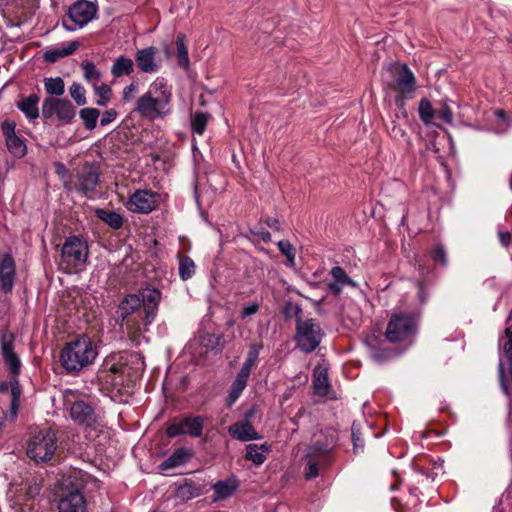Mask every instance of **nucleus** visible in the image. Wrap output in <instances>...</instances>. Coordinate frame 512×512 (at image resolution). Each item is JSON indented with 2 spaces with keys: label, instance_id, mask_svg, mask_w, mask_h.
<instances>
[{
  "label": "nucleus",
  "instance_id": "obj_12",
  "mask_svg": "<svg viewBox=\"0 0 512 512\" xmlns=\"http://www.w3.org/2000/svg\"><path fill=\"white\" fill-rule=\"evenodd\" d=\"M54 114L57 116L58 120L65 124H69L76 115V109L67 99L53 97L46 98L42 104V115L44 118H50Z\"/></svg>",
  "mask_w": 512,
  "mask_h": 512
},
{
  "label": "nucleus",
  "instance_id": "obj_29",
  "mask_svg": "<svg viewBox=\"0 0 512 512\" xmlns=\"http://www.w3.org/2000/svg\"><path fill=\"white\" fill-rule=\"evenodd\" d=\"M271 445L268 443L263 444H248L246 446L245 459L251 461L255 466H260L266 461V455L270 452Z\"/></svg>",
  "mask_w": 512,
  "mask_h": 512
},
{
  "label": "nucleus",
  "instance_id": "obj_11",
  "mask_svg": "<svg viewBox=\"0 0 512 512\" xmlns=\"http://www.w3.org/2000/svg\"><path fill=\"white\" fill-rule=\"evenodd\" d=\"M203 428L204 418L202 416H185L169 423L166 428V434L169 438H175L180 435L199 438L203 434Z\"/></svg>",
  "mask_w": 512,
  "mask_h": 512
},
{
  "label": "nucleus",
  "instance_id": "obj_3",
  "mask_svg": "<svg viewBox=\"0 0 512 512\" xmlns=\"http://www.w3.org/2000/svg\"><path fill=\"white\" fill-rule=\"evenodd\" d=\"M143 308L137 294H128L119 303L117 321L130 337H136L148 331L150 325L144 324Z\"/></svg>",
  "mask_w": 512,
  "mask_h": 512
},
{
  "label": "nucleus",
  "instance_id": "obj_63",
  "mask_svg": "<svg viewBox=\"0 0 512 512\" xmlns=\"http://www.w3.org/2000/svg\"><path fill=\"white\" fill-rule=\"evenodd\" d=\"M494 115L498 120L505 121L506 120V113L504 110L498 109L495 110Z\"/></svg>",
  "mask_w": 512,
  "mask_h": 512
},
{
  "label": "nucleus",
  "instance_id": "obj_20",
  "mask_svg": "<svg viewBox=\"0 0 512 512\" xmlns=\"http://www.w3.org/2000/svg\"><path fill=\"white\" fill-rule=\"evenodd\" d=\"M59 512H87L85 497L78 490L69 491L58 503Z\"/></svg>",
  "mask_w": 512,
  "mask_h": 512
},
{
  "label": "nucleus",
  "instance_id": "obj_41",
  "mask_svg": "<svg viewBox=\"0 0 512 512\" xmlns=\"http://www.w3.org/2000/svg\"><path fill=\"white\" fill-rule=\"evenodd\" d=\"M277 247L286 257V266L294 268L296 266V251L292 244L287 240H280L277 243Z\"/></svg>",
  "mask_w": 512,
  "mask_h": 512
},
{
  "label": "nucleus",
  "instance_id": "obj_26",
  "mask_svg": "<svg viewBox=\"0 0 512 512\" xmlns=\"http://www.w3.org/2000/svg\"><path fill=\"white\" fill-rule=\"evenodd\" d=\"M192 457V451L185 447H180L160 464L161 470H169L185 465Z\"/></svg>",
  "mask_w": 512,
  "mask_h": 512
},
{
  "label": "nucleus",
  "instance_id": "obj_22",
  "mask_svg": "<svg viewBox=\"0 0 512 512\" xmlns=\"http://www.w3.org/2000/svg\"><path fill=\"white\" fill-rule=\"evenodd\" d=\"M123 372V365L117 360L115 356L105 359L101 369L99 370L98 377L106 384L116 385V375Z\"/></svg>",
  "mask_w": 512,
  "mask_h": 512
},
{
  "label": "nucleus",
  "instance_id": "obj_17",
  "mask_svg": "<svg viewBox=\"0 0 512 512\" xmlns=\"http://www.w3.org/2000/svg\"><path fill=\"white\" fill-rule=\"evenodd\" d=\"M16 276V263L10 253L0 257V290L7 294L14 287Z\"/></svg>",
  "mask_w": 512,
  "mask_h": 512
},
{
  "label": "nucleus",
  "instance_id": "obj_31",
  "mask_svg": "<svg viewBox=\"0 0 512 512\" xmlns=\"http://www.w3.org/2000/svg\"><path fill=\"white\" fill-rule=\"evenodd\" d=\"M334 447V440L333 438H325L324 441L321 440H315L313 441L308 449H307V458H317L321 457L323 460L326 459L327 454L331 451V449Z\"/></svg>",
  "mask_w": 512,
  "mask_h": 512
},
{
  "label": "nucleus",
  "instance_id": "obj_64",
  "mask_svg": "<svg viewBox=\"0 0 512 512\" xmlns=\"http://www.w3.org/2000/svg\"><path fill=\"white\" fill-rule=\"evenodd\" d=\"M9 386H11V383L9 384L8 382L6 381H1L0 382V392L1 393H5L8 391L9 389Z\"/></svg>",
  "mask_w": 512,
  "mask_h": 512
},
{
  "label": "nucleus",
  "instance_id": "obj_59",
  "mask_svg": "<svg viewBox=\"0 0 512 512\" xmlns=\"http://www.w3.org/2000/svg\"><path fill=\"white\" fill-rule=\"evenodd\" d=\"M352 441L354 445V450L357 452L359 448H363V441L361 438L355 433L354 429H352Z\"/></svg>",
  "mask_w": 512,
  "mask_h": 512
},
{
  "label": "nucleus",
  "instance_id": "obj_7",
  "mask_svg": "<svg viewBox=\"0 0 512 512\" xmlns=\"http://www.w3.org/2000/svg\"><path fill=\"white\" fill-rule=\"evenodd\" d=\"M97 14V5L88 0H78L71 4L62 20L66 31L74 32L85 27Z\"/></svg>",
  "mask_w": 512,
  "mask_h": 512
},
{
  "label": "nucleus",
  "instance_id": "obj_16",
  "mask_svg": "<svg viewBox=\"0 0 512 512\" xmlns=\"http://www.w3.org/2000/svg\"><path fill=\"white\" fill-rule=\"evenodd\" d=\"M255 409L252 408L245 414V419L235 422L228 427V433L233 439L241 442L260 440L262 436L255 430L249 418L253 416Z\"/></svg>",
  "mask_w": 512,
  "mask_h": 512
},
{
  "label": "nucleus",
  "instance_id": "obj_6",
  "mask_svg": "<svg viewBox=\"0 0 512 512\" xmlns=\"http://www.w3.org/2000/svg\"><path fill=\"white\" fill-rule=\"evenodd\" d=\"M324 331L320 324L313 318L296 319L295 343L296 347L304 352L311 353L320 345Z\"/></svg>",
  "mask_w": 512,
  "mask_h": 512
},
{
  "label": "nucleus",
  "instance_id": "obj_13",
  "mask_svg": "<svg viewBox=\"0 0 512 512\" xmlns=\"http://www.w3.org/2000/svg\"><path fill=\"white\" fill-rule=\"evenodd\" d=\"M158 194L151 190L137 189L127 201L126 207L134 213L148 214L157 207Z\"/></svg>",
  "mask_w": 512,
  "mask_h": 512
},
{
  "label": "nucleus",
  "instance_id": "obj_60",
  "mask_svg": "<svg viewBox=\"0 0 512 512\" xmlns=\"http://www.w3.org/2000/svg\"><path fill=\"white\" fill-rule=\"evenodd\" d=\"M305 412L306 411H305V409L303 407L300 408L298 410V412L295 414V416L290 419L291 423L293 425H295L296 427H298L299 423H300V419L304 416Z\"/></svg>",
  "mask_w": 512,
  "mask_h": 512
},
{
  "label": "nucleus",
  "instance_id": "obj_57",
  "mask_svg": "<svg viewBox=\"0 0 512 512\" xmlns=\"http://www.w3.org/2000/svg\"><path fill=\"white\" fill-rule=\"evenodd\" d=\"M2 132L5 136V139H8V136H14L15 134V124L11 121H4L1 125Z\"/></svg>",
  "mask_w": 512,
  "mask_h": 512
},
{
  "label": "nucleus",
  "instance_id": "obj_45",
  "mask_svg": "<svg viewBox=\"0 0 512 512\" xmlns=\"http://www.w3.org/2000/svg\"><path fill=\"white\" fill-rule=\"evenodd\" d=\"M430 257L434 261V263L439 264L442 267H447L448 265V256L447 251L443 244L437 243L434 245L430 252Z\"/></svg>",
  "mask_w": 512,
  "mask_h": 512
},
{
  "label": "nucleus",
  "instance_id": "obj_54",
  "mask_svg": "<svg viewBox=\"0 0 512 512\" xmlns=\"http://www.w3.org/2000/svg\"><path fill=\"white\" fill-rule=\"evenodd\" d=\"M308 469L305 473L307 480H312L319 475V463L315 460L316 458H308Z\"/></svg>",
  "mask_w": 512,
  "mask_h": 512
},
{
  "label": "nucleus",
  "instance_id": "obj_39",
  "mask_svg": "<svg viewBox=\"0 0 512 512\" xmlns=\"http://www.w3.org/2000/svg\"><path fill=\"white\" fill-rule=\"evenodd\" d=\"M20 395V390L18 386H12L11 387V401H10V408L9 410L4 413V421L13 423L18 415V399Z\"/></svg>",
  "mask_w": 512,
  "mask_h": 512
},
{
  "label": "nucleus",
  "instance_id": "obj_51",
  "mask_svg": "<svg viewBox=\"0 0 512 512\" xmlns=\"http://www.w3.org/2000/svg\"><path fill=\"white\" fill-rule=\"evenodd\" d=\"M439 118L445 123L451 124L453 121V112L449 107L448 101L443 100L441 103V107L438 111Z\"/></svg>",
  "mask_w": 512,
  "mask_h": 512
},
{
  "label": "nucleus",
  "instance_id": "obj_36",
  "mask_svg": "<svg viewBox=\"0 0 512 512\" xmlns=\"http://www.w3.org/2000/svg\"><path fill=\"white\" fill-rule=\"evenodd\" d=\"M249 376L250 375H248L244 372H241V371L238 372L236 379L234 380V382L232 383V386H231V391L229 394L230 402H234L242 394L243 390L245 389V387L247 385Z\"/></svg>",
  "mask_w": 512,
  "mask_h": 512
},
{
  "label": "nucleus",
  "instance_id": "obj_50",
  "mask_svg": "<svg viewBox=\"0 0 512 512\" xmlns=\"http://www.w3.org/2000/svg\"><path fill=\"white\" fill-rule=\"evenodd\" d=\"M55 172L60 177L61 180H64V187L66 189H70L68 180L71 177L70 171L62 162H56L54 164Z\"/></svg>",
  "mask_w": 512,
  "mask_h": 512
},
{
  "label": "nucleus",
  "instance_id": "obj_8",
  "mask_svg": "<svg viewBox=\"0 0 512 512\" xmlns=\"http://www.w3.org/2000/svg\"><path fill=\"white\" fill-rule=\"evenodd\" d=\"M416 332V318L411 314L397 313L390 318L385 335L391 343H410L414 339Z\"/></svg>",
  "mask_w": 512,
  "mask_h": 512
},
{
  "label": "nucleus",
  "instance_id": "obj_24",
  "mask_svg": "<svg viewBox=\"0 0 512 512\" xmlns=\"http://www.w3.org/2000/svg\"><path fill=\"white\" fill-rule=\"evenodd\" d=\"M79 45L78 41H70L53 46L43 53V59L48 63H55L61 58L72 55Z\"/></svg>",
  "mask_w": 512,
  "mask_h": 512
},
{
  "label": "nucleus",
  "instance_id": "obj_15",
  "mask_svg": "<svg viewBox=\"0 0 512 512\" xmlns=\"http://www.w3.org/2000/svg\"><path fill=\"white\" fill-rule=\"evenodd\" d=\"M1 353L4 360V363L9 369V372L12 377L11 387L18 386L17 377L20 373L21 369V361L19 357L14 352V337L11 334L4 332L2 334L1 341Z\"/></svg>",
  "mask_w": 512,
  "mask_h": 512
},
{
  "label": "nucleus",
  "instance_id": "obj_55",
  "mask_svg": "<svg viewBox=\"0 0 512 512\" xmlns=\"http://www.w3.org/2000/svg\"><path fill=\"white\" fill-rule=\"evenodd\" d=\"M116 117H117V112H116V110H115V109H113V108L108 109V110H106V111L103 113V115H102V117H101V119H100V124H101L102 126H106V125H108V124L112 123V122L116 119Z\"/></svg>",
  "mask_w": 512,
  "mask_h": 512
},
{
  "label": "nucleus",
  "instance_id": "obj_27",
  "mask_svg": "<svg viewBox=\"0 0 512 512\" xmlns=\"http://www.w3.org/2000/svg\"><path fill=\"white\" fill-rule=\"evenodd\" d=\"M39 101L40 97L33 93L20 99L16 103V107L25 115L29 121H34L39 117Z\"/></svg>",
  "mask_w": 512,
  "mask_h": 512
},
{
  "label": "nucleus",
  "instance_id": "obj_44",
  "mask_svg": "<svg viewBox=\"0 0 512 512\" xmlns=\"http://www.w3.org/2000/svg\"><path fill=\"white\" fill-rule=\"evenodd\" d=\"M201 342L207 348L217 349L219 351H221L225 345L223 335L221 334L205 333L201 337Z\"/></svg>",
  "mask_w": 512,
  "mask_h": 512
},
{
  "label": "nucleus",
  "instance_id": "obj_53",
  "mask_svg": "<svg viewBox=\"0 0 512 512\" xmlns=\"http://www.w3.org/2000/svg\"><path fill=\"white\" fill-rule=\"evenodd\" d=\"M369 348H370V356L377 363L384 362L391 354V352L386 349H377L374 346H370V345H369Z\"/></svg>",
  "mask_w": 512,
  "mask_h": 512
},
{
  "label": "nucleus",
  "instance_id": "obj_25",
  "mask_svg": "<svg viewBox=\"0 0 512 512\" xmlns=\"http://www.w3.org/2000/svg\"><path fill=\"white\" fill-rule=\"evenodd\" d=\"M155 47H146L136 52L135 61L138 68L144 73H154L158 70L155 60Z\"/></svg>",
  "mask_w": 512,
  "mask_h": 512
},
{
  "label": "nucleus",
  "instance_id": "obj_4",
  "mask_svg": "<svg viewBox=\"0 0 512 512\" xmlns=\"http://www.w3.org/2000/svg\"><path fill=\"white\" fill-rule=\"evenodd\" d=\"M498 374L503 392L512 398V324L498 339Z\"/></svg>",
  "mask_w": 512,
  "mask_h": 512
},
{
  "label": "nucleus",
  "instance_id": "obj_58",
  "mask_svg": "<svg viewBox=\"0 0 512 512\" xmlns=\"http://www.w3.org/2000/svg\"><path fill=\"white\" fill-rule=\"evenodd\" d=\"M500 243L504 247H508L512 241V234L510 232H499L498 233Z\"/></svg>",
  "mask_w": 512,
  "mask_h": 512
},
{
  "label": "nucleus",
  "instance_id": "obj_43",
  "mask_svg": "<svg viewBox=\"0 0 512 512\" xmlns=\"http://www.w3.org/2000/svg\"><path fill=\"white\" fill-rule=\"evenodd\" d=\"M6 145L14 156L23 157L26 154L27 148L24 140L17 135L8 136V139H6Z\"/></svg>",
  "mask_w": 512,
  "mask_h": 512
},
{
  "label": "nucleus",
  "instance_id": "obj_23",
  "mask_svg": "<svg viewBox=\"0 0 512 512\" xmlns=\"http://www.w3.org/2000/svg\"><path fill=\"white\" fill-rule=\"evenodd\" d=\"M239 488V480L236 476L231 475L224 480H220L212 485L214 491L213 501L217 502L232 496Z\"/></svg>",
  "mask_w": 512,
  "mask_h": 512
},
{
  "label": "nucleus",
  "instance_id": "obj_32",
  "mask_svg": "<svg viewBox=\"0 0 512 512\" xmlns=\"http://www.w3.org/2000/svg\"><path fill=\"white\" fill-rule=\"evenodd\" d=\"M134 72V62L131 58L124 55L118 56L112 66L111 74L114 78H121L123 76H129Z\"/></svg>",
  "mask_w": 512,
  "mask_h": 512
},
{
  "label": "nucleus",
  "instance_id": "obj_1",
  "mask_svg": "<svg viewBox=\"0 0 512 512\" xmlns=\"http://www.w3.org/2000/svg\"><path fill=\"white\" fill-rule=\"evenodd\" d=\"M172 91L164 78H156L135 104L134 111L148 120L163 119L172 112Z\"/></svg>",
  "mask_w": 512,
  "mask_h": 512
},
{
  "label": "nucleus",
  "instance_id": "obj_35",
  "mask_svg": "<svg viewBox=\"0 0 512 512\" xmlns=\"http://www.w3.org/2000/svg\"><path fill=\"white\" fill-rule=\"evenodd\" d=\"M84 79L92 86L99 84L102 73L96 68L95 64L91 61H83L81 63Z\"/></svg>",
  "mask_w": 512,
  "mask_h": 512
},
{
  "label": "nucleus",
  "instance_id": "obj_56",
  "mask_svg": "<svg viewBox=\"0 0 512 512\" xmlns=\"http://www.w3.org/2000/svg\"><path fill=\"white\" fill-rule=\"evenodd\" d=\"M138 90V84L135 82L130 83L123 89V99L125 101H130L134 98L135 93Z\"/></svg>",
  "mask_w": 512,
  "mask_h": 512
},
{
  "label": "nucleus",
  "instance_id": "obj_49",
  "mask_svg": "<svg viewBox=\"0 0 512 512\" xmlns=\"http://www.w3.org/2000/svg\"><path fill=\"white\" fill-rule=\"evenodd\" d=\"M95 94L99 97L96 104L99 106H105L111 98V88L107 84H101L93 86Z\"/></svg>",
  "mask_w": 512,
  "mask_h": 512
},
{
  "label": "nucleus",
  "instance_id": "obj_61",
  "mask_svg": "<svg viewBox=\"0 0 512 512\" xmlns=\"http://www.w3.org/2000/svg\"><path fill=\"white\" fill-rule=\"evenodd\" d=\"M267 225L275 230H279V221L276 218H268L267 219Z\"/></svg>",
  "mask_w": 512,
  "mask_h": 512
},
{
  "label": "nucleus",
  "instance_id": "obj_37",
  "mask_svg": "<svg viewBox=\"0 0 512 512\" xmlns=\"http://www.w3.org/2000/svg\"><path fill=\"white\" fill-rule=\"evenodd\" d=\"M46 92L53 96H61L65 92V84L61 77H49L44 79Z\"/></svg>",
  "mask_w": 512,
  "mask_h": 512
},
{
  "label": "nucleus",
  "instance_id": "obj_62",
  "mask_svg": "<svg viewBox=\"0 0 512 512\" xmlns=\"http://www.w3.org/2000/svg\"><path fill=\"white\" fill-rule=\"evenodd\" d=\"M418 296L422 303H425L427 301V295L424 291V287L422 284L419 285Z\"/></svg>",
  "mask_w": 512,
  "mask_h": 512
},
{
  "label": "nucleus",
  "instance_id": "obj_47",
  "mask_svg": "<svg viewBox=\"0 0 512 512\" xmlns=\"http://www.w3.org/2000/svg\"><path fill=\"white\" fill-rule=\"evenodd\" d=\"M208 115L203 112H196L191 121L192 131L198 135H202L206 129Z\"/></svg>",
  "mask_w": 512,
  "mask_h": 512
},
{
  "label": "nucleus",
  "instance_id": "obj_52",
  "mask_svg": "<svg viewBox=\"0 0 512 512\" xmlns=\"http://www.w3.org/2000/svg\"><path fill=\"white\" fill-rule=\"evenodd\" d=\"M260 308L259 302H250L243 305L242 310L240 312V317L245 319L247 317L253 316L258 313Z\"/></svg>",
  "mask_w": 512,
  "mask_h": 512
},
{
  "label": "nucleus",
  "instance_id": "obj_14",
  "mask_svg": "<svg viewBox=\"0 0 512 512\" xmlns=\"http://www.w3.org/2000/svg\"><path fill=\"white\" fill-rule=\"evenodd\" d=\"M138 296L143 308V319L145 325H151L158 313L159 303L161 301V292L151 286L143 287L139 290Z\"/></svg>",
  "mask_w": 512,
  "mask_h": 512
},
{
  "label": "nucleus",
  "instance_id": "obj_9",
  "mask_svg": "<svg viewBox=\"0 0 512 512\" xmlns=\"http://www.w3.org/2000/svg\"><path fill=\"white\" fill-rule=\"evenodd\" d=\"M88 255V244L80 236H69L62 246L61 256L70 267L83 265L87 261Z\"/></svg>",
  "mask_w": 512,
  "mask_h": 512
},
{
  "label": "nucleus",
  "instance_id": "obj_46",
  "mask_svg": "<svg viewBox=\"0 0 512 512\" xmlns=\"http://www.w3.org/2000/svg\"><path fill=\"white\" fill-rule=\"evenodd\" d=\"M195 273V264L190 257H183L179 261V276L182 280H188Z\"/></svg>",
  "mask_w": 512,
  "mask_h": 512
},
{
  "label": "nucleus",
  "instance_id": "obj_42",
  "mask_svg": "<svg viewBox=\"0 0 512 512\" xmlns=\"http://www.w3.org/2000/svg\"><path fill=\"white\" fill-rule=\"evenodd\" d=\"M418 113H419L420 120L425 125H429L432 123V119L435 115V111L432 107L431 102L427 98H422L419 101Z\"/></svg>",
  "mask_w": 512,
  "mask_h": 512
},
{
  "label": "nucleus",
  "instance_id": "obj_30",
  "mask_svg": "<svg viewBox=\"0 0 512 512\" xmlns=\"http://www.w3.org/2000/svg\"><path fill=\"white\" fill-rule=\"evenodd\" d=\"M328 369L318 365L313 372V387L317 395L325 396L329 390Z\"/></svg>",
  "mask_w": 512,
  "mask_h": 512
},
{
  "label": "nucleus",
  "instance_id": "obj_19",
  "mask_svg": "<svg viewBox=\"0 0 512 512\" xmlns=\"http://www.w3.org/2000/svg\"><path fill=\"white\" fill-rule=\"evenodd\" d=\"M78 185L77 192L88 196L95 191L99 183V173L93 166L85 165L77 173Z\"/></svg>",
  "mask_w": 512,
  "mask_h": 512
},
{
  "label": "nucleus",
  "instance_id": "obj_33",
  "mask_svg": "<svg viewBox=\"0 0 512 512\" xmlns=\"http://www.w3.org/2000/svg\"><path fill=\"white\" fill-rule=\"evenodd\" d=\"M176 58L177 63L184 70H188L190 67V59L188 49L185 44V35L178 34L176 39Z\"/></svg>",
  "mask_w": 512,
  "mask_h": 512
},
{
  "label": "nucleus",
  "instance_id": "obj_48",
  "mask_svg": "<svg viewBox=\"0 0 512 512\" xmlns=\"http://www.w3.org/2000/svg\"><path fill=\"white\" fill-rule=\"evenodd\" d=\"M70 96L75 101V103L79 106H83L86 104V91L85 88L77 82L72 83L69 88Z\"/></svg>",
  "mask_w": 512,
  "mask_h": 512
},
{
  "label": "nucleus",
  "instance_id": "obj_10",
  "mask_svg": "<svg viewBox=\"0 0 512 512\" xmlns=\"http://www.w3.org/2000/svg\"><path fill=\"white\" fill-rule=\"evenodd\" d=\"M395 89L400 93V97L396 98L397 106L402 109L403 115L406 117L405 99H411L416 91V77L407 64H401L398 69L397 76L394 80Z\"/></svg>",
  "mask_w": 512,
  "mask_h": 512
},
{
  "label": "nucleus",
  "instance_id": "obj_21",
  "mask_svg": "<svg viewBox=\"0 0 512 512\" xmlns=\"http://www.w3.org/2000/svg\"><path fill=\"white\" fill-rule=\"evenodd\" d=\"M70 416L73 421L87 426L92 425L96 421L94 408L82 400L72 404Z\"/></svg>",
  "mask_w": 512,
  "mask_h": 512
},
{
  "label": "nucleus",
  "instance_id": "obj_28",
  "mask_svg": "<svg viewBox=\"0 0 512 512\" xmlns=\"http://www.w3.org/2000/svg\"><path fill=\"white\" fill-rule=\"evenodd\" d=\"M202 489L194 481L184 479L181 483L176 485L175 497L183 502L189 501L200 496Z\"/></svg>",
  "mask_w": 512,
  "mask_h": 512
},
{
  "label": "nucleus",
  "instance_id": "obj_34",
  "mask_svg": "<svg viewBox=\"0 0 512 512\" xmlns=\"http://www.w3.org/2000/svg\"><path fill=\"white\" fill-rule=\"evenodd\" d=\"M95 215L113 229H119L123 225V218L116 211L98 208L95 210Z\"/></svg>",
  "mask_w": 512,
  "mask_h": 512
},
{
  "label": "nucleus",
  "instance_id": "obj_2",
  "mask_svg": "<svg viewBox=\"0 0 512 512\" xmlns=\"http://www.w3.org/2000/svg\"><path fill=\"white\" fill-rule=\"evenodd\" d=\"M98 350L87 335H79L67 342L60 352V363L66 374L78 376L81 371L94 363Z\"/></svg>",
  "mask_w": 512,
  "mask_h": 512
},
{
  "label": "nucleus",
  "instance_id": "obj_40",
  "mask_svg": "<svg viewBox=\"0 0 512 512\" xmlns=\"http://www.w3.org/2000/svg\"><path fill=\"white\" fill-rule=\"evenodd\" d=\"M262 346L256 343H253L249 346V351L247 358L245 359V362L243 363L240 371L244 372L248 375L251 373L252 367L256 364L258 361L259 353Z\"/></svg>",
  "mask_w": 512,
  "mask_h": 512
},
{
  "label": "nucleus",
  "instance_id": "obj_5",
  "mask_svg": "<svg viewBox=\"0 0 512 512\" xmlns=\"http://www.w3.org/2000/svg\"><path fill=\"white\" fill-rule=\"evenodd\" d=\"M57 449V437L51 429L35 432L27 443V456L36 463L52 459Z\"/></svg>",
  "mask_w": 512,
  "mask_h": 512
},
{
  "label": "nucleus",
  "instance_id": "obj_38",
  "mask_svg": "<svg viewBox=\"0 0 512 512\" xmlns=\"http://www.w3.org/2000/svg\"><path fill=\"white\" fill-rule=\"evenodd\" d=\"M100 112L96 108H83L79 112L80 119L87 130H93L97 125Z\"/></svg>",
  "mask_w": 512,
  "mask_h": 512
},
{
  "label": "nucleus",
  "instance_id": "obj_18",
  "mask_svg": "<svg viewBox=\"0 0 512 512\" xmlns=\"http://www.w3.org/2000/svg\"><path fill=\"white\" fill-rule=\"evenodd\" d=\"M330 276L331 280L327 283V290L335 297L339 296L346 286L358 288V283L349 277L341 266H333L330 270Z\"/></svg>",
  "mask_w": 512,
  "mask_h": 512
}]
</instances>
